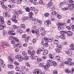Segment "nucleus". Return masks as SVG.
I'll use <instances>...</instances> for the list:
<instances>
[{
	"label": "nucleus",
	"mask_w": 74,
	"mask_h": 74,
	"mask_svg": "<svg viewBox=\"0 0 74 74\" xmlns=\"http://www.w3.org/2000/svg\"><path fill=\"white\" fill-rule=\"evenodd\" d=\"M55 10V8H49V10L50 11H53Z\"/></svg>",
	"instance_id": "nucleus-56"
},
{
	"label": "nucleus",
	"mask_w": 74,
	"mask_h": 74,
	"mask_svg": "<svg viewBox=\"0 0 74 74\" xmlns=\"http://www.w3.org/2000/svg\"><path fill=\"white\" fill-rule=\"evenodd\" d=\"M43 46L44 47H47L48 46V43H45L43 45Z\"/></svg>",
	"instance_id": "nucleus-46"
},
{
	"label": "nucleus",
	"mask_w": 74,
	"mask_h": 74,
	"mask_svg": "<svg viewBox=\"0 0 74 74\" xmlns=\"http://www.w3.org/2000/svg\"><path fill=\"white\" fill-rule=\"evenodd\" d=\"M40 31H42V32H43V31H45V28L43 27H42L40 28Z\"/></svg>",
	"instance_id": "nucleus-51"
},
{
	"label": "nucleus",
	"mask_w": 74,
	"mask_h": 74,
	"mask_svg": "<svg viewBox=\"0 0 74 74\" xmlns=\"http://www.w3.org/2000/svg\"><path fill=\"white\" fill-rule=\"evenodd\" d=\"M0 23H4V18H3L1 16H0Z\"/></svg>",
	"instance_id": "nucleus-13"
},
{
	"label": "nucleus",
	"mask_w": 74,
	"mask_h": 74,
	"mask_svg": "<svg viewBox=\"0 0 74 74\" xmlns=\"http://www.w3.org/2000/svg\"><path fill=\"white\" fill-rule=\"evenodd\" d=\"M61 49H55V51H56V52H58V53H60V51H61Z\"/></svg>",
	"instance_id": "nucleus-27"
},
{
	"label": "nucleus",
	"mask_w": 74,
	"mask_h": 74,
	"mask_svg": "<svg viewBox=\"0 0 74 74\" xmlns=\"http://www.w3.org/2000/svg\"><path fill=\"white\" fill-rule=\"evenodd\" d=\"M48 52V51L47 50H45L44 51L43 53V55L44 56H46Z\"/></svg>",
	"instance_id": "nucleus-19"
},
{
	"label": "nucleus",
	"mask_w": 74,
	"mask_h": 74,
	"mask_svg": "<svg viewBox=\"0 0 74 74\" xmlns=\"http://www.w3.org/2000/svg\"><path fill=\"white\" fill-rule=\"evenodd\" d=\"M1 67H2V68H3L4 69L5 68V65L3 63L1 64Z\"/></svg>",
	"instance_id": "nucleus-29"
},
{
	"label": "nucleus",
	"mask_w": 74,
	"mask_h": 74,
	"mask_svg": "<svg viewBox=\"0 0 74 74\" xmlns=\"http://www.w3.org/2000/svg\"><path fill=\"white\" fill-rule=\"evenodd\" d=\"M74 2L72 0H69L68 1L66 2V4L67 5L68 4H69V3H73Z\"/></svg>",
	"instance_id": "nucleus-20"
},
{
	"label": "nucleus",
	"mask_w": 74,
	"mask_h": 74,
	"mask_svg": "<svg viewBox=\"0 0 74 74\" xmlns=\"http://www.w3.org/2000/svg\"><path fill=\"white\" fill-rule=\"evenodd\" d=\"M51 21L49 20H48L46 21V22H45V25H46L47 27H48L49 26V24H51Z\"/></svg>",
	"instance_id": "nucleus-7"
},
{
	"label": "nucleus",
	"mask_w": 74,
	"mask_h": 74,
	"mask_svg": "<svg viewBox=\"0 0 74 74\" xmlns=\"http://www.w3.org/2000/svg\"><path fill=\"white\" fill-rule=\"evenodd\" d=\"M41 59L42 60H45L47 59V57L46 56H43L41 58Z\"/></svg>",
	"instance_id": "nucleus-64"
},
{
	"label": "nucleus",
	"mask_w": 74,
	"mask_h": 74,
	"mask_svg": "<svg viewBox=\"0 0 74 74\" xmlns=\"http://www.w3.org/2000/svg\"><path fill=\"white\" fill-rule=\"evenodd\" d=\"M44 63H41L39 64V66L40 67H42V66H44Z\"/></svg>",
	"instance_id": "nucleus-42"
},
{
	"label": "nucleus",
	"mask_w": 74,
	"mask_h": 74,
	"mask_svg": "<svg viewBox=\"0 0 74 74\" xmlns=\"http://www.w3.org/2000/svg\"><path fill=\"white\" fill-rule=\"evenodd\" d=\"M22 55L24 56H27V53L25 51H23L22 52Z\"/></svg>",
	"instance_id": "nucleus-24"
},
{
	"label": "nucleus",
	"mask_w": 74,
	"mask_h": 74,
	"mask_svg": "<svg viewBox=\"0 0 74 74\" xmlns=\"http://www.w3.org/2000/svg\"><path fill=\"white\" fill-rule=\"evenodd\" d=\"M2 45L3 47V48H5L6 47H8V46L9 45L8 43L4 42L3 43V44H2Z\"/></svg>",
	"instance_id": "nucleus-9"
},
{
	"label": "nucleus",
	"mask_w": 74,
	"mask_h": 74,
	"mask_svg": "<svg viewBox=\"0 0 74 74\" xmlns=\"http://www.w3.org/2000/svg\"><path fill=\"white\" fill-rule=\"evenodd\" d=\"M1 25H0V30L5 28V24L3 23H1Z\"/></svg>",
	"instance_id": "nucleus-8"
},
{
	"label": "nucleus",
	"mask_w": 74,
	"mask_h": 74,
	"mask_svg": "<svg viewBox=\"0 0 74 74\" xmlns=\"http://www.w3.org/2000/svg\"><path fill=\"white\" fill-rule=\"evenodd\" d=\"M8 73L9 74H14V71H10L8 72Z\"/></svg>",
	"instance_id": "nucleus-48"
},
{
	"label": "nucleus",
	"mask_w": 74,
	"mask_h": 74,
	"mask_svg": "<svg viewBox=\"0 0 74 74\" xmlns=\"http://www.w3.org/2000/svg\"><path fill=\"white\" fill-rule=\"evenodd\" d=\"M25 65L27 66H29V67H30V66L29 65V62H25Z\"/></svg>",
	"instance_id": "nucleus-62"
},
{
	"label": "nucleus",
	"mask_w": 74,
	"mask_h": 74,
	"mask_svg": "<svg viewBox=\"0 0 74 74\" xmlns=\"http://www.w3.org/2000/svg\"><path fill=\"white\" fill-rule=\"evenodd\" d=\"M16 47H18V48L21 47V44L19 43L18 44H16Z\"/></svg>",
	"instance_id": "nucleus-54"
},
{
	"label": "nucleus",
	"mask_w": 74,
	"mask_h": 74,
	"mask_svg": "<svg viewBox=\"0 0 74 74\" xmlns=\"http://www.w3.org/2000/svg\"><path fill=\"white\" fill-rule=\"evenodd\" d=\"M3 15L4 17L5 18L6 17H8L9 18L10 16V13L7 12H5L3 13Z\"/></svg>",
	"instance_id": "nucleus-4"
},
{
	"label": "nucleus",
	"mask_w": 74,
	"mask_h": 74,
	"mask_svg": "<svg viewBox=\"0 0 74 74\" xmlns=\"http://www.w3.org/2000/svg\"><path fill=\"white\" fill-rule=\"evenodd\" d=\"M21 28H23V29H25V25L24 24H21Z\"/></svg>",
	"instance_id": "nucleus-37"
},
{
	"label": "nucleus",
	"mask_w": 74,
	"mask_h": 74,
	"mask_svg": "<svg viewBox=\"0 0 74 74\" xmlns=\"http://www.w3.org/2000/svg\"><path fill=\"white\" fill-rule=\"evenodd\" d=\"M69 3H68L66 5H68V8H69V10H70V11H71V10H73V8L72 6H69Z\"/></svg>",
	"instance_id": "nucleus-22"
},
{
	"label": "nucleus",
	"mask_w": 74,
	"mask_h": 74,
	"mask_svg": "<svg viewBox=\"0 0 74 74\" xmlns=\"http://www.w3.org/2000/svg\"><path fill=\"white\" fill-rule=\"evenodd\" d=\"M56 25L58 26H63L64 25V23H62L58 22L56 23Z\"/></svg>",
	"instance_id": "nucleus-16"
},
{
	"label": "nucleus",
	"mask_w": 74,
	"mask_h": 74,
	"mask_svg": "<svg viewBox=\"0 0 74 74\" xmlns=\"http://www.w3.org/2000/svg\"><path fill=\"white\" fill-rule=\"evenodd\" d=\"M23 59L24 60H28L29 59V57L27 56H25V57L23 58Z\"/></svg>",
	"instance_id": "nucleus-23"
},
{
	"label": "nucleus",
	"mask_w": 74,
	"mask_h": 74,
	"mask_svg": "<svg viewBox=\"0 0 74 74\" xmlns=\"http://www.w3.org/2000/svg\"><path fill=\"white\" fill-rule=\"evenodd\" d=\"M47 41H48V42H51V41H52V40H51V38H47Z\"/></svg>",
	"instance_id": "nucleus-57"
},
{
	"label": "nucleus",
	"mask_w": 74,
	"mask_h": 74,
	"mask_svg": "<svg viewBox=\"0 0 74 74\" xmlns=\"http://www.w3.org/2000/svg\"><path fill=\"white\" fill-rule=\"evenodd\" d=\"M25 10L27 12H30V9L29 7L26 8Z\"/></svg>",
	"instance_id": "nucleus-52"
},
{
	"label": "nucleus",
	"mask_w": 74,
	"mask_h": 74,
	"mask_svg": "<svg viewBox=\"0 0 74 74\" xmlns=\"http://www.w3.org/2000/svg\"><path fill=\"white\" fill-rule=\"evenodd\" d=\"M14 64L15 65H16V66H18V65H19V63L18 62H17V61H14Z\"/></svg>",
	"instance_id": "nucleus-40"
},
{
	"label": "nucleus",
	"mask_w": 74,
	"mask_h": 74,
	"mask_svg": "<svg viewBox=\"0 0 74 74\" xmlns=\"http://www.w3.org/2000/svg\"><path fill=\"white\" fill-rule=\"evenodd\" d=\"M56 15L57 16V18H58V19H60L61 18H62V17L59 14H58V13H56Z\"/></svg>",
	"instance_id": "nucleus-25"
},
{
	"label": "nucleus",
	"mask_w": 74,
	"mask_h": 74,
	"mask_svg": "<svg viewBox=\"0 0 74 74\" xmlns=\"http://www.w3.org/2000/svg\"><path fill=\"white\" fill-rule=\"evenodd\" d=\"M16 25H12V27H13V29H14V30H15V29H16Z\"/></svg>",
	"instance_id": "nucleus-60"
},
{
	"label": "nucleus",
	"mask_w": 74,
	"mask_h": 74,
	"mask_svg": "<svg viewBox=\"0 0 74 74\" xmlns=\"http://www.w3.org/2000/svg\"><path fill=\"white\" fill-rule=\"evenodd\" d=\"M49 58L50 59H53V55H52V54H51V53H49Z\"/></svg>",
	"instance_id": "nucleus-31"
},
{
	"label": "nucleus",
	"mask_w": 74,
	"mask_h": 74,
	"mask_svg": "<svg viewBox=\"0 0 74 74\" xmlns=\"http://www.w3.org/2000/svg\"><path fill=\"white\" fill-rule=\"evenodd\" d=\"M57 49H62V47H61V46H60V45H57Z\"/></svg>",
	"instance_id": "nucleus-39"
},
{
	"label": "nucleus",
	"mask_w": 74,
	"mask_h": 74,
	"mask_svg": "<svg viewBox=\"0 0 74 74\" xmlns=\"http://www.w3.org/2000/svg\"><path fill=\"white\" fill-rule=\"evenodd\" d=\"M9 2L10 3V4H14L15 3V1H12L11 0H9Z\"/></svg>",
	"instance_id": "nucleus-41"
},
{
	"label": "nucleus",
	"mask_w": 74,
	"mask_h": 74,
	"mask_svg": "<svg viewBox=\"0 0 74 74\" xmlns=\"http://www.w3.org/2000/svg\"><path fill=\"white\" fill-rule=\"evenodd\" d=\"M41 73V71H40L39 69H36L34 72V74H40Z\"/></svg>",
	"instance_id": "nucleus-5"
},
{
	"label": "nucleus",
	"mask_w": 74,
	"mask_h": 74,
	"mask_svg": "<svg viewBox=\"0 0 74 74\" xmlns=\"http://www.w3.org/2000/svg\"><path fill=\"white\" fill-rule=\"evenodd\" d=\"M19 73L20 74H25V71L23 70H21L20 71Z\"/></svg>",
	"instance_id": "nucleus-36"
},
{
	"label": "nucleus",
	"mask_w": 74,
	"mask_h": 74,
	"mask_svg": "<svg viewBox=\"0 0 74 74\" xmlns=\"http://www.w3.org/2000/svg\"><path fill=\"white\" fill-rule=\"evenodd\" d=\"M56 13H57L55 11H53V12H52L51 13V14H52V15H56Z\"/></svg>",
	"instance_id": "nucleus-49"
},
{
	"label": "nucleus",
	"mask_w": 74,
	"mask_h": 74,
	"mask_svg": "<svg viewBox=\"0 0 74 74\" xmlns=\"http://www.w3.org/2000/svg\"><path fill=\"white\" fill-rule=\"evenodd\" d=\"M65 72L68 74H69L70 73V71L68 69L65 70Z\"/></svg>",
	"instance_id": "nucleus-45"
},
{
	"label": "nucleus",
	"mask_w": 74,
	"mask_h": 74,
	"mask_svg": "<svg viewBox=\"0 0 74 74\" xmlns=\"http://www.w3.org/2000/svg\"><path fill=\"white\" fill-rule=\"evenodd\" d=\"M15 57L16 58V59H19V58H22V56L20 55H16Z\"/></svg>",
	"instance_id": "nucleus-26"
},
{
	"label": "nucleus",
	"mask_w": 74,
	"mask_h": 74,
	"mask_svg": "<svg viewBox=\"0 0 74 74\" xmlns=\"http://www.w3.org/2000/svg\"><path fill=\"white\" fill-rule=\"evenodd\" d=\"M52 64L53 66H57V63L55 61H53L52 62Z\"/></svg>",
	"instance_id": "nucleus-43"
},
{
	"label": "nucleus",
	"mask_w": 74,
	"mask_h": 74,
	"mask_svg": "<svg viewBox=\"0 0 74 74\" xmlns=\"http://www.w3.org/2000/svg\"><path fill=\"white\" fill-rule=\"evenodd\" d=\"M23 60V58H22L21 57V58H18V62H22V60Z\"/></svg>",
	"instance_id": "nucleus-53"
},
{
	"label": "nucleus",
	"mask_w": 74,
	"mask_h": 74,
	"mask_svg": "<svg viewBox=\"0 0 74 74\" xmlns=\"http://www.w3.org/2000/svg\"><path fill=\"white\" fill-rule=\"evenodd\" d=\"M8 59L9 61H10L11 62H12L15 59V57L13 56H9L8 57Z\"/></svg>",
	"instance_id": "nucleus-6"
},
{
	"label": "nucleus",
	"mask_w": 74,
	"mask_h": 74,
	"mask_svg": "<svg viewBox=\"0 0 74 74\" xmlns=\"http://www.w3.org/2000/svg\"><path fill=\"white\" fill-rule=\"evenodd\" d=\"M29 19V17L27 16H24L22 18V20L23 21H25L26 20H27Z\"/></svg>",
	"instance_id": "nucleus-10"
},
{
	"label": "nucleus",
	"mask_w": 74,
	"mask_h": 74,
	"mask_svg": "<svg viewBox=\"0 0 74 74\" xmlns=\"http://www.w3.org/2000/svg\"><path fill=\"white\" fill-rule=\"evenodd\" d=\"M53 74H58V71L56 70L53 71Z\"/></svg>",
	"instance_id": "nucleus-58"
},
{
	"label": "nucleus",
	"mask_w": 74,
	"mask_h": 74,
	"mask_svg": "<svg viewBox=\"0 0 74 74\" xmlns=\"http://www.w3.org/2000/svg\"><path fill=\"white\" fill-rule=\"evenodd\" d=\"M47 62L49 64H51V63H52L53 61L52 60H49L47 61Z\"/></svg>",
	"instance_id": "nucleus-38"
},
{
	"label": "nucleus",
	"mask_w": 74,
	"mask_h": 74,
	"mask_svg": "<svg viewBox=\"0 0 74 74\" xmlns=\"http://www.w3.org/2000/svg\"><path fill=\"white\" fill-rule=\"evenodd\" d=\"M44 15L45 17H49V14L48 13H45Z\"/></svg>",
	"instance_id": "nucleus-33"
},
{
	"label": "nucleus",
	"mask_w": 74,
	"mask_h": 74,
	"mask_svg": "<svg viewBox=\"0 0 74 74\" xmlns=\"http://www.w3.org/2000/svg\"><path fill=\"white\" fill-rule=\"evenodd\" d=\"M7 24L8 25H10L11 24V21L10 20H8V21Z\"/></svg>",
	"instance_id": "nucleus-63"
},
{
	"label": "nucleus",
	"mask_w": 74,
	"mask_h": 74,
	"mask_svg": "<svg viewBox=\"0 0 74 74\" xmlns=\"http://www.w3.org/2000/svg\"><path fill=\"white\" fill-rule=\"evenodd\" d=\"M50 65L49 64H47V65L44 66V67L45 70H47L48 68L49 67Z\"/></svg>",
	"instance_id": "nucleus-11"
},
{
	"label": "nucleus",
	"mask_w": 74,
	"mask_h": 74,
	"mask_svg": "<svg viewBox=\"0 0 74 74\" xmlns=\"http://www.w3.org/2000/svg\"><path fill=\"white\" fill-rule=\"evenodd\" d=\"M52 2L51 1H50L47 4V7H50L52 5Z\"/></svg>",
	"instance_id": "nucleus-14"
},
{
	"label": "nucleus",
	"mask_w": 74,
	"mask_h": 74,
	"mask_svg": "<svg viewBox=\"0 0 74 74\" xmlns=\"http://www.w3.org/2000/svg\"><path fill=\"white\" fill-rule=\"evenodd\" d=\"M15 69L16 71H19V70H20V68H19V67H16L15 68Z\"/></svg>",
	"instance_id": "nucleus-59"
},
{
	"label": "nucleus",
	"mask_w": 74,
	"mask_h": 74,
	"mask_svg": "<svg viewBox=\"0 0 74 74\" xmlns=\"http://www.w3.org/2000/svg\"><path fill=\"white\" fill-rule=\"evenodd\" d=\"M41 48H38L37 51V53L38 54H40V53H41Z\"/></svg>",
	"instance_id": "nucleus-28"
},
{
	"label": "nucleus",
	"mask_w": 74,
	"mask_h": 74,
	"mask_svg": "<svg viewBox=\"0 0 74 74\" xmlns=\"http://www.w3.org/2000/svg\"><path fill=\"white\" fill-rule=\"evenodd\" d=\"M60 34H62L60 36H58L59 37L64 40L65 38V31H61L60 32Z\"/></svg>",
	"instance_id": "nucleus-3"
},
{
	"label": "nucleus",
	"mask_w": 74,
	"mask_h": 74,
	"mask_svg": "<svg viewBox=\"0 0 74 74\" xmlns=\"http://www.w3.org/2000/svg\"><path fill=\"white\" fill-rule=\"evenodd\" d=\"M11 37L12 40L14 39V40H15L16 42H19V40H18V39L17 38H15L12 36Z\"/></svg>",
	"instance_id": "nucleus-17"
},
{
	"label": "nucleus",
	"mask_w": 74,
	"mask_h": 74,
	"mask_svg": "<svg viewBox=\"0 0 74 74\" xmlns=\"http://www.w3.org/2000/svg\"><path fill=\"white\" fill-rule=\"evenodd\" d=\"M35 33L36 34H37V35L39 34V31H38V30H36Z\"/></svg>",
	"instance_id": "nucleus-61"
},
{
	"label": "nucleus",
	"mask_w": 74,
	"mask_h": 74,
	"mask_svg": "<svg viewBox=\"0 0 74 74\" xmlns=\"http://www.w3.org/2000/svg\"><path fill=\"white\" fill-rule=\"evenodd\" d=\"M30 39H31V38L30 36H27L26 38V39L25 40V42H27L29 41V40H30Z\"/></svg>",
	"instance_id": "nucleus-18"
},
{
	"label": "nucleus",
	"mask_w": 74,
	"mask_h": 74,
	"mask_svg": "<svg viewBox=\"0 0 74 74\" xmlns=\"http://www.w3.org/2000/svg\"><path fill=\"white\" fill-rule=\"evenodd\" d=\"M8 67L10 69H13L14 68V66L12 64H9L8 65Z\"/></svg>",
	"instance_id": "nucleus-30"
},
{
	"label": "nucleus",
	"mask_w": 74,
	"mask_h": 74,
	"mask_svg": "<svg viewBox=\"0 0 74 74\" xmlns=\"http://www.w3.org/2000/svg\"><path fill=\"white\" fill-rule=\"evenodd\" d=\"M2 8H3V9H4V10H7V7L5 5H2Z\"/></svg>",
	"instance_id": "nucleus-47"
},
{
	"label": "nucleus",
	"mask_w": 74,
	"mask_h": 74,
	"mask_svg": "<svg viewBox=\"0 0 74 74\" xmlns=\"http://www.w3.org/2000/svg\"><path fill=\"white\" fill-rule=\"evenodd\" d=\"M22 0H17L16 3L17 4H21L22 3Z\"/></svg>",
	"instance_id": "nucleus-34"
},
{
	"label": "nucleus",
	"mask_w": 74,
	"mask_h": 74,
	"mask_svg": "<svg viewBox=\"0 0 74 74\" xmlns=\"http://www.w3.org/2000/svg\"><path fill=\"white\" fill-rule=\"evenodd\" d=\"M18 32H19L20 33H23V30L22 29H20L17 30Z\"/></svg>",
	"instance_id": "nucleus-50"
},
{
	"label": "nucleus",
	"mask_w": 74,
	"mask_h": 74,
	"mask_svg": "<svg viewBox=\"0 0 74 74\" xmlns=\"http://www.w3.org/2000/svg\"><path fill=\"white\" fill-rule=\"evenodd\" d=\"M53 42L55 44H57V45H58V44H59V41L57 40H54Z\"/></svg>",
	"instance_id": "nucleus-21"
},
{
	"label": "nucleus",
	"mask_w": 74,
	"mask_h": 74,
	"mask_svg": "<svg viewBox=\"0 0 74 74\" xmlns=\"http://www.w3.org/2000/svg\"><path fill=\"white\" fill-rule=\"evenodd\" d=\"M56 59H57V60L58 61H60V56H56Z\"/></svg>",
	"instance_id": "nucleus-44"
},
{
	"label": "nucleus",
	"mask_w": 74,
	"mask_h": 74,
	"mask_svg": "<svg viewBox=\"0 0 74 74\" xmlns=\"http://www.w3.org/2000/svg\"><path fill=\"white\" fill-rule=\"evenodd\" d=\"M41 62V60L40 58H38L37 60V62L36 63H38V62Z\"/></svg>",
	"instance_id": "nucleus-35"
},
{
	"label": "nucleus",
	"mask_w": 74,
	"mask_h": 74,
	"mask_svg": "<svg viewBox=\"0 0 74 74\" xmlns=\"http://www.w3.org/2000/svg\"><path fill=\"white\" fill-rule=\"evenodd\" d=\"M65 34H67L68 36H72V32L70 31H68L67 32H65Z\"/></svg>",
	"instance_id": "nucleus-12"
},
{
	"label": "nucleus",
	"mask_w": 74,
	"mask_h": 74,
	"mask_svg": "<svg viewBox=\"0 0 74 74\" xmlns=\"http://www.w3.org/2000/svg\"><path fill=\"white\" fill-rule=\"evenodd\" d=\"M32 41L33 44H34L36 42V41H37V40H36V38H34L32 39Z\"/></svg>",
	"instance_id": "nucleus-32"
},
{
	"label": "nucleus",
	"mask_w": 74,
	"mask_h": 74,
	"mask_svg": "<svg viewBox=\"0 0 74 74\" xmlns=\"http://www.w3.org/2000/svg\"><path fill=\"white\" fill-rule=\"evenodd\" d=\"M18 11L17 10H15L14 11V15L12 17V21L14 22L15 23H17L18 21L16 20V18H18Z\"/></svg>",
	"instance_id": "nucleus-1"
},
{
	"label": "nucleus",
	"mask_w": 74,
	"mask_h": 74,
	"mask_svg": "<svg viewBox=\"0 0 74 74\" xmlns=\"http://www.w3.org/2000/svg\"><path fill=\"white\" fill-rule=\"evenodd\" d=\"M46 34V31H44L43 32H42L40 33V35L42 36V37H44L45 35Z\"/></svg>",
	"instance_id": "nucleus-15"
},
{
	"label": "nucleus",
	"mask_w": 74,
	"mask_h": 74,
	"mask_svg": "<svg viewBox=\"0 0 74 74\" xmlns=\"http://www.w3.org/2000/svg\"><path fill=\"white\" fill-rule=\"evenodd\" d=\"M29 55H30L31 54V58L33 60L34 57V54H35V51H33L31 52V50H28L27 51Z\"/></svg>",
	"instance_id": "nucleus-2"
},
{
	"label": "nucleus",
	"mask_w": 74,
	"mask_h": 74,
	"mask_svg": "<svg viewBox=\"0 0 74 74\" xmlns=\"http://www.w3.org/2000/svg\"><path fill=\"white\" fill-rule=\"evenodd\" d=\"M69 6H72V7L73 8H74V4H72L71 3H69Z\"/></svg>",
	"instance_id": "nucleus-55"
}]
</instances>
